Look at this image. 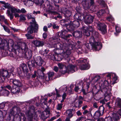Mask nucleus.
Wrapping results in <instances>:
<instances>
[{
  "instance_id": "nucleus-40",
  "label": "nucleus",
  "mask_w": 121,
  "mask_h": 121,
  "mask_svg": "<svg viewBox=\"0 0 121 121\" xmlns=\"http://www.w3.org/2000/svg\"><path fill=\"white\" fill-rule=\"evenodd\" d=\"M34 2L36 4L41 5L43 2V0H34Z\"/></svg>"
},
{
  "instance_id": "nucleus-11",
  "label": "nucleus",
  "mask_w": 121,
  "mask_h": 121,
  "mask_svg": "<svg viewBox=\"0 0 121 121\" xmlns=\"http://www.w3.org/2000/svg\"><path fill=\"white\" fill-rule=\"evenodd\" d=\"M77 62L79 63H80L82 64L79 67L80 69L85 70L88 69V65L85 63L86 62V60L84 59L82 60H78L77 61Z\"/></svg>"
},
{
  "instance_id": "nucleus-14",
  "label": "nucleus",
  "mask_w": 121,
  "mask_h": 121,
  "mask_svg": "<svg viewBox=\"0 0 121 121\" xmlns=\"http://www.w3.org/2000/svg\"><path fill=\"white\" fill-rule=\"evenodd\" d=\"M50 114V111L48 109H46L41 114V117L43 120L46 119L49 116Z\"/></svg>"
},
{
  "instance_id": "nucleus-20",
  "label": "nucleus",
  "mask_w": 121,
  "mask_h": 121,
  "mask_svg": "<svg viewBox=\"0 0 121 121\" xmlns=\"http://www.w3.org/2000/svg\"><path fill=\"white\" fill-rule=\"evenodd\" d=\"M73 110V109H70L67 110L66 112V113L67 114V117H69V118H71L73 116V114L72 113V111Z\"/></svg>"
},
{
  "instance_id": "nucleus-19",
  "label": "nucleus",
  "mask_w": 121,
  "mask_h": 121,
  "mask_svg": "<svg viewBox=\"0 0 121 121\" xmlns=\"http://www.w3.org/2000/svg\"><path fill=\"white\" fill-rule=\"evenodd\" d=\"M70 24L72 25L74 28H76L78 27L80 25V23L78 21H74L73 22L70 21Z\"/></svg>"
},
{
  "instance_id": "nucleus-30",
  "label": "nucleus",
  "mask_w": 121,
  "mask_h": 121,
  "mask_svg": "<svg viewBox=\"0 0 121 121\" xmlns=\"http://www.w3.org/2000/svg\"><path fill=\"white\" fill-rule=\"evenodd\" d=\"M92 36L95 39H97L99 36V34L98 32L96 31H94L92 32Z\"/></svg>"
},
{
  "instance_id": "nucleus-1",
  "label": "nucleus",
  "mask_w": 121,
  "mask_h": 121,
  "mask_svg": "<svg viewBox=\"0 0 121 121\" xmlns=\"http://www.w3.org/2000/svg\"><path fill=\"white\" fill-rule=\"evenodd\" d=\"M35 60H29L28 62V65L29 68L31 70L32 67L35 66V62L36 64L39 66H41L44 63V61L40 56H35L34 57Z\"/></svg>"
},
{
  "instance_id": "nucleus-54",
  "label": "nucleus",
  "mask_w": 121,
  "mask_h": 121,
  "mask_svg": "<svg viewBox=\"0 0 121 121\" xmlns=\"http://www.w3.org/2000/svg\"><path fill=\"white\" fill-rule=\"evenodd\" d=\"M26 16L28 19H31L33 17L31 15L29 14L27 15Z\"/></svg>"
},
{
  "instance_id": "nucleus-22",
  "label": "nucleus",
  "mask_w": 121,
  "mask_h": 121,
  "mask_svg": "<svg viewBox=\"0 0 121 121\" xmlns=\"http://www.w3.org/2000/svg\"><path fill=\"white\" fill-rule=\"evenodd\" d=\"M76 67L72 64L69 65L67 67L68 71H71L72 73L74 72V68Z\"/></svg>"
},
{
  "instance_id": "nucleus-42",
  "label": "nucleus",
  "mask_w": 121,
  "mask_h": 121,
  "mask_svg": "<svg viewBox=\"0 0 121 121\" xmlns=\"http://www.w3.org/2000/svg\"><path fill=\"white\" fill-rule=\"evenodd\" d=\"M48 76V79L47 78V80L48 81L52 77L54 74V73L53 72H50L48 73H47Z\"/></svg>"
},
{
  "instance_id": "nucleus-35",
  "label": "nucleus",
  "mask_w": 121,
  "mask_h": 121,
  "mask_svg": "<svg viewBox=\"0 0 121 121\" xmlns=\"http://www.w3.org/2000/svg\"><path fill=\"white\" fill-rule=\"evenodd\" d=\"M89 8H90V9L92 11H95L96 10L97 7L96 5L93 4L90 6Z\"/></svg>"
},
{
  "instance_id": "nucleus-29",
  "label": "nucleus",
  "mask_w": 121,
  "mask_h": 121,
  "mask_svg": "<svg viewBox=\"0 0 121 121\" xmlns=\"http://www.w3.org/2000/svg\"><path fill=\"white\" fill-rule=\"evenodd\" d=\"M22 68L23 73L28 72L27 67L26 65L25 64H22Z\"/></svg>"
},
{
  "instance_id": "nucleus-27",
  "label": "nucleus",
  "mask_w": 121,
  "mask_h": 121,
  "mask_svg": "<svg viewBox=\"0 0 121 121\" xmlns=\"http://www.w3.org/2000/svg\"><path fill=\"white\" fill-rule=\"evenodd\" d=\"M75 19L79 20L80 21H82V16L79 13H76L74 16Z\"/></svg>"
},
{
  "instance_id": "nucleus-13",
  "label": "nucleus",
  "mask_w": 121,
  "mask_h": 121,
  "mask_svg": "<svg viewBox=\"0 0 121 121\" xmlns=\"http://www.w3.org/2000/svg\"><path fill=\"white\" fill-rule=\"evenodd\" d=\"M67 32V31L65 30L58 32L56 34L55 39H58L59 37H60L65 39Z\"/></svg>"
},
{
  "instance_id": "nucleus-38",
  "label": "nucleus",
  "mask_w": 121,
  "mask_h": 121,
  "mask_svg": "<svg viewBox=\"0 0 121 121\" xmlns=\"http://www.w3.org/2000/svg\"><path fill=\"white\" fill-rule=\"evenodd\" d=\"M20 117L21 120L20 121H26V118L24 114L23 113H20Z\"/></svg>"
},
{
  "instance_id": "nucleus-21",
  "label": "nucleus",
  "mask_w": 121,
  "mask_h": 121,
  "mask_svg": "<svg viewBox=\"0 0 121 121\" xmlns=\"http://www.w3.org/2000/svg\"><path fill=\"white\" fill-rule=\"evenodd\" d=\"M31 74H30L28 72L27 73H23L22 76L23 78H26L27 80H29Z\"/></svg>"
},
{
  "instance_id": "nucleus-63",
  "label": "nucleus",
  "mask_w": 121,
  "mask_h": 121,
  "mask_svg": "<svg viewBox=\"0 0 121 121\" xmlns=\"http://www.w3.org/2000/svg\"><path fill=\"white\" fill-rule=\"evenodd\" d=\"M83 118L84 117H83L82 116L78 118L76 121H81L82 120V119H83Z\"/></svg>"
},
{
  "instance_id": "nucleus-24",
  "label": "nucleus",
  "mask_w": 121,
  "mask_h": 121,
  "mask_svg": "<svg viewBox=\"0 0 121 121\" xmlns=\"http://www.w3.org/2000/svg\"><path fill=\"white\" fill-rule=\"evenodd\" d=\"M111 117L113 121H118V120L119 119V117L118 115L116 113L112 114Z\"/></svg>"
},
{
  "instance_id": "nucleus-31",
  "label": "nucleus",
  "mask_w": 121,
  "mask_h": 121,
  "mask_svg": "<svg viewBox=\"0 0 121 121\" xmlns=\"http://www.w3.org/2000/svg\"><path fill=\"white\" fill-rule=\"evenodd\" d=\"M104 10H99L97 13V15L99 17H102L103 14L105 13Z\"/></svg>"
},
{
  "instance_id": "nucleus-2",
  "label": "nucleus",
  "mask_w": 121,
  "mask_h": 121,
  "mask_svg": "<svg viewBox=\"0 0 121 121\" xmlns=\"http://www.w3.org/2000/svg\"><path fill=\"white\" fill-rule=\"evenodd\" d=\"M92 36L91 37L89 40V42L93 48L96 50H99L102 48V45L98 41V39H95Z\"/></svg>"
},
{
  "instance_id": "nucleus-6",
  "label": "nucleus",
  "mask_w": 121,
  "mask_h": 121,
  "mask_svg": "<svg viewBox=\"0 0 121 121\" xmlns=\"http://www.w3.org/2000/svg\"><path fill=\"white\" fill-rule=\"evenodd\" d=\"M34 24H32L29 26L27 28L26 30L28 33L32 34L33 32L37 33L38 29V26L37 25L35 26Z\"/></svg>"
},
{
  "instance_id": "nucleus-18",
  "label": "nucleus",
  "mask_w": 121,
  "mask_h": 121,
  "mask_svg": "<svg viewBox=\"0 0 121 121\" xmlns=\"http://www.w3.org/2000/svg\"><path fill=\"white\" fill-rule=\"evenodd\" d=\"M104 99L106 102L109 100L110 98L111 93L110 91H106L104 94Z\"/></svg>"
},
{
  "instance_id": "nucleus-45",
  "label": "nucleus",
  "mask_w": 121,
  "mask_h": 121,
  "mask_svg": "<svg viewBox=\"0 0 121 121\" xmlns=\"http://www.w3.org/2000/svg\"><path fill=\"white\" fill-rule=\"evenodd\" d=\"M7 13L8 16H9L10 19L11 20L13 19V15L12 13H11L10 11L9 10H7Z\"/></svg>"
},
{
  "instance_id": "nucleus-33",
  "label": "nucleus",
  "mask_w": 121,
  "mask_h": 121,
  "mask_svg": "<svg viewBox=\"0 0 121 121\" xmlns=\"http://www.w3.org/2000/svg\"><path fill=\"white\" fill-rule=\"evenodd\" d=\"M104 107L103 105H102L99 107V109L98 111L103 115L104 112Z\"/></svg>"
},
{
  "instance_id": "nucleus-64",
  "label": "nucleus",
  "mask_w": 121,
  "mask_h": 121,
  "mask_svg": "<svg viewBox=\"0 0 121 121\" xmlns=\"http://www.w3.org/2000/svg\"><path fill=\"white\" fill-rule=\"evenodd\" d=\"M59 26H56L55 24H53V28L54 29H58L59 28Z\"/></svg>"
},
{
  "instance_id": "nucleus-62",
  "label": "nucleus",
  "mask_w": 121,
  "mask_h": 121,
  "mask_svg": "<svg viewBox=\"0 0 121 121\" xmlns=\"http://www.w3.org/2000/svg\"><path fill=\"white\" fill-rule=\"evenodd\" d=\"M72 35L70 34H69L67 35H66L65 38V39H66L68 38H69L70 37H72Z\"/></svg>"
},
{
  "instance_id": "nucleus-55",
  "label": "nucleus",
  "mask_w": 121,
  "mask_h": 121,
  "mask_svg": "<svg viewBox=\"0 0 121 121\" xmlns=\"http://www.w3.org/2000/svg\"><path fill=\"white\" fill-rule=\"evenodd\" d=\"M5 106V104L2 103L0 104V109H3Z\"/></svg>"
},
{
  "instance_id": "nucleus-56",
  "label": "nucleus",
  "mask_w": 121,
  "mask_h": 121,
  "mask_svg": "<svg viewBox=\"0 0 121 121\" xmlns=\"http://www.w3.org/2000/svg\"><path fill=\"white\" fill-rule=\"evenodd\" d=\"M45 5L47 6V7L48 6L50 5V2L49 1H47L45 3Z\"/></svg>"
},
{
  "instance_id": "nucleus-61",
  "label": "nucleus",
  "mask_w": 121,
  "mask_h": 121,
  "mask_svg": "<svg viewBox=\"0 0 121 121\" xmlns=\"http://www.w3.org/2000/svg\"><path fill=\"white\" fill-rule=\"evenodd\" d=\"M116 30L117 32L119 33L120 32L121 30L119 29V27L117 26H116Z\"/></svg>"
},
{
  "instance_id": "nucleus-17",
  "label": "nucleus",
  "mask_w": 121,
  "mask_h": 121,
  "mask_svg": "<svg viewBox=\"0 0 121 121\" xmlns=\"http://www.w3.org/2000/svg\"><path fill=\"white\" fill-rule=\"evenodd\" d=\"M73 35L76 38H79L82 36V34L81 31H76L72 33Z\"/></svg>"
},
{
  "instance_id": "nucleus-39",
  "label": "nucleus",
  "mask_w": 121,
  "mask_h": 121,
  "mask_svg": "<svg viewBox=\"0 0 121 121\" xmlns=\"http://www.w3.org/2000/svg\"><path fill=\"white\" fill-rule=\"evenodd\" d=\"M100 78V77L99 76H96L92 79V80L93 82H95L98 81V80H99Z\"/></svg>"
},
{
  "instance_id": "nucleus-44",
  "label": "nucleus",
  "mask_w": 121,
  "mask_h": 121,
  "mask_svg": "<svg viewBox=\"0 0 121 121\" xmlns=\"http://www.w3.org/2000/svg\"><path fill=\"white\" fill-rule=\"evenodd\" d=\"M86 29L90 31H93L94 30V28L92 26H88L86 28Z\"/></svg>"
},
{
  "instance_id": "nucleus-5",
  "label": "nucleus",
  "mask_w": 121,
  "mask_h": 121,
  "mask_svg": "<svg viewBox=\"0 0 121 121\" xmlns=\"http://www.w3.org/2000/svg\"><path fill=\"white\" fill-rule=\"evenodd\" d=\"M97 24L98 29L101 31L103 34H104L106 32V26L105 24L99 21L97 22Z\"/></svg>"
},
{
  "instance_id": "nucleus-32",
  "label": "nucleus",
  "mask_w": 121,
  "mask_h": 121,
  "mask_svg": "<svg viewBox=\"0 0 121 121\" xmlns=\"http://www.w3.org/2000/svg\"><path fill=\"white\" fill-rule=\"evenodd\" d=\"M37 78H39L42 79H43L45 78L46 80H47V77L46 76H45L44 73H39V76H37Z\"/></svg>"
},
{
  "instance_id": "nucleus-53",
  "label": "nucleus",
  "mask_w": 121,
  "mask_h": 121,
  "mask_svg": "<svg viewBox=\"0 0 121 121\" xmlns=\"http://www.w3.org/2000/svg\"><path fill=\"white\" fill-rule=\"evenodd\" d=\"M52 10H48L47 12H48L50 13L51 14H57V12L54 11H51Z\"/></svg>"
},
{
  "instance_id": "nucleus-26",
  "label": "nucleus",
  "mask_w": 121,
  "mask_h": 121,
  "mask_svg": "<svg viewBox=\"0 0 121 121\" xmlns=\"http://www.w3.org/2000/svg\"><path fill=\"white\" fill-rule=\"evenodd\" d=\"M82 4L85 9H89L90 5L86 0L82 1Z\"/></svg>"
},
{
  "instance_id": "nucleus-28",
  "label": "nucleus",
  "mask_w": 121,
  "mask_h": 121,
  "mask_svg": "<svg viewBox=\"0 0 121 121\" xmlns=\"http://www.w3.org/2000/svg\"><path fill=\"white\" fill-rule=\"evenodd\" d=\"M102 115L97 110L95 113L94 117L95 119H98Z\"/></svg>"
},
{
  "instance_id": "nucleus-43",
  "label": "nucleus",
  "mask_w": 121,
  "mask_h": 121,
  "mask_svg": "<svg viewBox=\"0 0 121 121\" xmlns=\"http://www.w3.org/2000/svg\"><path fill=\"white\" fill-rule=\"evenodd\" d=\"M25 15L23 14H21L20 15L19 21L21 22L22 21H25L26 19L25 16Z\"/></svg>"
},
{
  "instance_id": "nucleus-12",
  "label": "nucleus",
  "mask_w": 121,
  "mask_h": 121,
  "mask_svg": "<svg viewBox=\"0 0 121 121\" xmlns=\"http://www.w3.org/2000/svg\"><path fill=\"white\" fill-rule=\"evenodd\" d=\"M64 26L66 28L67 32H70L71 33L74 32V28L73 26L70 24V22L69 24H65L64 25Z\"/></svg>"
},
{
  "instance_id": "nucleus-49",
  "label": "nucleus",
  "mask_w": 121,
  "mask_h": 121,
  "mask_svg": "<svg viewBox=\"0 0 121 121\" xmlns=\"http://www.w3.org/2000/svg\"><path fill=\"white\" fill-rule=\"evenodd\" d=\"M63 104H58L57 109L58 110H60L62 108V105Z\"/></svg>"
},
{
  "instance_id": "nucleus-10",
  "label": "nucleus",
  "mask_w": 121,
  "mask_h": 121,
  "mask_svg": "<svg viewBox=\"0 0 121 121\" xmlns=\"http://www.w3.org/2000/svg\"><path fill=\"white\" fill-rule=\"evenodd\" d=\"M58 65L59 68L60 69V72L61 73L64 74L68 72L67 67L65 65L60 63L58 64Z\"/></svg>"
},
{
  "instance_id": "nucleus-8",
  "label": "nucleus",
  "mask_w": 121,
  "mask_h": 121,
  "mask_svg": "<svg viewBox=\"0 0 121 121\" xmlns=\"http://www.w3.org/2000/svg\"><path fill=\"white\" fill-rule=\"evenodd\" d=\"M83 17L85 18L84 22L85 23L88 25L92 23L94 18V16H92L90 14L87 15L85 17Z\"/></svg>"
},
{
  "instance_id": "nucleus-3",
  "label": "nucleus",
  "mask_w": 121,
  "mask_h": 121,
  "mask_svg": "<svg viewBox=\"0 0 121 121\" xmlns=\"http://www.w3.org/2000/svg\"><path fill=\"white\" fill-rule=\"evenodd\" d=\"M26 45L24 43L22 44L21 49L22 50H24L25 58L27 59L31 58L32 56V51L31 50L26 47Z\"/></svg>"
},
{
  "instance_id": "nucleus-60",
  "label": "nucleus",
  "mask_w": 121,
  "mask_h": 121,
  "mask_svg": "<svg viewBox=\"0 0 121 121\" xmlns=\"http://www.w3.org/2000/svg\"><path fill=\"white\" fill-rule=\"evenodd\" d=\"M79 0H71L72 2L73 3H75L78 4V1Z\"/></svg>"
},
{
  "instance_id": "nucleus-15",
  "label": "nucleus",
  "mask_w": 121,
  "mask_h": 121,
  "mask_svg": "<svg viewBox=\"0 0 121 121\" xmlns=\"http://www.w3.org/2000/svg\"><path fill=\"white\" fill-rule=\"evenodd\" d=\"M63 13L64 14V16L66 19L67 20H69L71 14V12L66 9H65V10L63 11Z\"/></svg>"
},
{
  "instance_id": "nucleus-48",
  "label": "nucleus",
  "mask_w": 121,
  "mask_h": 121,
  "mask_svg": "<svg viewBox=\"0 0 121 121\" xmlns=\"http://www.w3.org/2000/svg\"><path fill=\"white\" fill-rule=\"evenodd\" d=\"M16 8H15L14 7L11 6L10 9L11 11L12 12V13H16Z\"/></svg>"
},
{
  "instance_id": "nucleus-23",
  "label": "nucleus",
  "mask_w": 121,
  "mask_h": 121,
  "mask_svg": "<svg viewBox=\"0 0 121 121\" xmlns=\"http://www.w3.org/2000/svg\"><path fill=\"white\" fill-rule=\"evenodd\" d=\"M0 3L2 4H4V5L3 6V7L9 9H10V8L12 6L9 4L8 3H6L4 1H0Z\"/></svg>"
},
{
  "instance_id": "nucleus-46",
  "label": "nucleus",
  "mask_w": 121,
  "mask_h": 121,
  "mask_svg": "<svg viewBox=\"0 0 121 121\" xmlns=\"http://www.w3.org/2000/svg\"><path fill=\"white\" fill-rule=\"evenodd\" d=\"M32 34L27 33L26 35V36L27 37V38L28 39H33L34 38L33 36H32L30 35Z\"/></svg>"
},
{
  "instance_id": "nucleus-25",
  "label": "nucleus",
  "mask_w": 121,
  "mask_h": 121,
  "mask_svg": "<svg viewBox=\"0 0 121 121\" xmlns=\"http://www.w3.org/2000/svg\"><path fill=\"white\" fill-rule=\"evenodd\" d=\"M115 104L118 107L121 108V99L119 98H117L116 99Z\"/></svg>"
},
{
  "instance_id": "nucleus-7",
  "label": "nucleus",
  "mask_w": 121,
  "mask_h": 121,
  "mask_svg": "<svg viewBox=\"0 0 121 121\" xmlns=\"http://www.w3.org/2000/svg\"><path fill=\"white\" fill-rule=\"evenodd\" d=\"M12 82L13 84L17 87L15 88H14L13 86V90H16V91H20V88L22 86V84L21 82L18 80L14 79L12 80Z\"/></svg>"
},
{
  "instance_id": "nucleus-34",
  "label": "nucleus",
  "mask_w": 121,
  "mask_h": 121,
  "mask_svg": "<svg viewBox=\"0 0 121 121\" xmlns=\"http://www.w3.org/2000/svg\"><path fill=\"white\" fill-rule=\"evenodd\" d=\"M76 9L78 13L81 14L82 13L81 8L80 6L79 3H78V5L76 7Z\"/></svg>"
},
{
  "instance_id": "nucleus-16",
  "label": "nucleus",
  "mask_w": 121,
  "mask_h": 121,
  "mask_svg": "<svg viewBox=\"0 0 121 121\" xmlns=\"http://www.w3.org/2000/svg\"><path fill=\"white\" fill-rule=\"evenodd\" d=\"M32 43L36 47L42 46L44 45L43 42L42 41H33Z\"/></svg>"
},
{
  "instance_id": "nucleus-59",
  "label": "nucleus",
  "mask_w": 121,
  "mask_h": 121,
  "mask_svg": "<svg viewBox=\"0 0 121 121\" xmlns=\"http://www.w3.org/2000/svg\"><path fill=\"white\" fill-rule=\"evenodd\" d=\"M104 121H113L110 117H108V118L105 119Z\"/></svg>"
},
{
  "instance_id": "nucleus-37",
  "label": "nucleus",
  "mask_w": 121,
  "mask_h": 121,
  "mask_svg": "<svg viewBox=\"0 0 121 121\" xmlns=\"http://www.w3.org/2000/svg\"><path fill=\"white\" fill-rule=\"evenodd\" d=\"M2 88L4 90H5V91H8L7 90H6V88L7 89L9 90H13V88H12V87L10 85H7L4 87H2Z\"/></svg>"
},
{
  "instance_id": "nucleus-47",
  "label": "nucleus",
  "mask_w": 121,
  "mask_h": 121,
  "mask_svg": "<svg viewBox=\"0 0 121 121\" xmlns=\"http://www.w3.org/2000/svg\"><path fill=\"white\" fill-rule=\"evenodd\" d=\"M31 19H32V22H30V25H32V24H34V26H35V25H37V26H38V25L36 24V22H35V18L33 17V18Z\"/></svg>"
},
{
  "instance_id": "nucleus-9",
  "label": "nucleus",
  "mask_w": 121,
  "mask_h": 121,
  "mask_svg": "<svg viewBox=\"0 0 121 121\" xmlns=\"http://www.w3.org/2000/svg\"><path fill=\"white\" fill-rule=\"evenodd\" d=\"M8 48L9 44L7 41L0 38V48L3 50H6L8 49Z\"/></svg>"
},
{
  "instance_id": "nucleus-36",
  "label": "nucleus",
  "mask_w": 121,
  "mask_h": 121,
  "mask_svg": "<svg viewBox=\"0 0 121 121\" xmlns=\"http://www.w3.org/2000/svg\"><path fill=\"white\" fill-rule=\"evenodd\" d=\"M84 29L83 32H84V35L87 37L89 36L90 35V33L89 31L87 30L86 29L85 27H83Z\"/></svg>"
},
{
  "instance_id": "nucleus-50",
  "label": "nucleus",
  "mask_w": 121,
  "mask_h": 121,
  "mask_svg": "<svg viewBox=\"0 0 121 121\" xmlns=\"http://www.w3.org/2000/svg\"><path fill=\"white\" fill-rule=\"evenodd\" d=\"M4 27V29L7 32L9 33H10V30L8 28L4 25H2Z\"/></svg>"
},
{
  "instance_id": "nucleus-4",
  "label": "nucleus",
  "mask_w": 121,
  "mask_h": 121,
  "mask_svg": "<svg viewBox=\"0 0 121 121\" xmlns=\"http://www.w3.org/2000/svg\"><path fill=\"white\" fill-rule=\"evenodd\" d=\"M26 113L27 116L30 119L34 118L36 120H37V115L35 112L34 110L30 109L29 110L26 111Z\"/></svg>"
},
{
  "instance_id": "nucleus-41",
  "label": "nucleus",
  "mask_w": 121,
  "mask_h": 121,
  "mask_svg": "<svg viewBox=\"0 0 121 121\" xmlns=\"http://www.w3.org/2000/svg\"><path fill=\"white\" fill-rule=\"evenodd\" d=\"M3 77H7L8 75V72L6 70H3L1 73Z\"/></svg>"
},
{
  "instance_id": "nucleus-52",
  "label": "nucleus",
  "mask_w": 121,
  "mask_h": 121,
  "mask_svg": "<svg viewBox=\"0 0 121 121\" xmlns=\"http://www.w3.org/2000/svg\"><path fill=\"white\" fill-rule=\"evenodd\" d=\"M71 51L69 50H67L66 52L64 53V55H67L70 56L71 54Z\"/></svg>"
},
{
  "instance_id": "nucleus-57",
  "label": "nucleus",
  "mask_w": 121,
  "mask_h": 121,
  "mask_svg": "<svg viewBox=\"0 0 121 121\" xmlns=\"http://www.w3.org/2000/svg\"><path fill=\"white\" fill-rule=\"evenodd\" d=\"M26 10L24 8H22L21 10V13H25L26 12Z\"/></svg>"
},
{
  "instance_id": "nucleus-58",
  "label": "nucleus",
  "mask_w": 121,
  "mask_h": 121,
  "mask_svg": "<svg viewBox=\"0 0 121 121\" xmlns=\"http://www.w3.org/2000/svg\"><path fill=\"white\" fill-rule=\"evenodd\" d=\"M4 94L3 95H4V96H8L9 93V91H4Z\"/></svg>"
},
{
  "instance_id": "nucleus-51",
  "label": "nucleus",
  "mask_w": 121,
  "mask_h": 121,
  "mask_svg": "<svg viewBox=\"0 0 121 121\" xmlns=\"http://www.w3.org/2000/svg\"><path fill=\"white\" fill-rule=\"evenodd\" d=\"M21 120L20 115L19 116L17 117H14V121H20Z\"/></svg>"
}]
</instances>
